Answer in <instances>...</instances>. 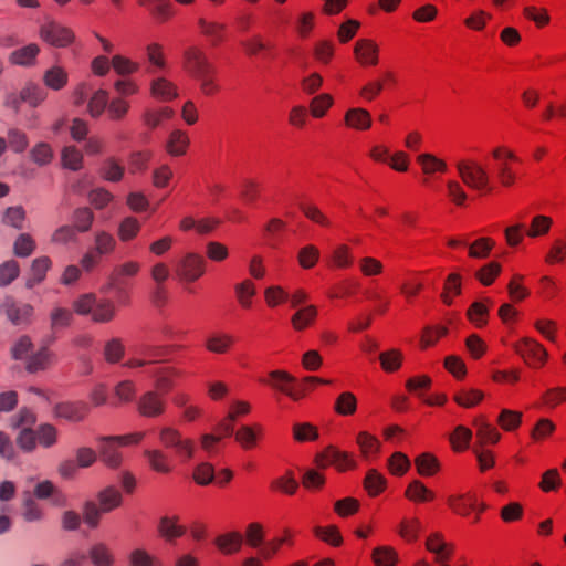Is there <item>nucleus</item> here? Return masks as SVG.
Returning <instances> with one entry per match:
<instances>
[{
    "instance_id": "f257e3e1",
    "label": "nucleus",
    "mask_w": 566,
    "mask_h": 566,
    "mask_svg": "<svg viewBox=\"0 0 566 566\" xmlns=\"http://www.w3.org/2000/svg\"><path fill=\"white\" fill-rule=\"evenodd\" d=\"M73 313L88 316L94 323L105 324L115 318L116 306L109 298H99L95 293H83L72 302V311L60 306L52 308L50 313L52 327L69 326L73 321Z\"/></svg>"
},
{
    "instance_id": "f03ea898",
    "label": "nucleus",
    "mask_w": 566,
    "mask_h": 566,
    "mask_svg": "<svg viewBox=\"0 0 566 566\" xmlns=\"http://www.w3.org/2000/svg\"><path fill=\"white\" fill-rule=\"evenodd\" d=\"M36 415L29 409H21L11 418L10 427L17 431V447L25 453H31L38 447L50 449L59 442V429L51 423H41L35 429Z\"/></svg>"
},
{
    "instance_id": "7ed1b4c3",
    "label": "nucleus",
    "mask_w": 566,
    "mask_h": 566,
    "mask_svg": "<svg viewBox=\"0 0 566 566\" xmlns=\"http://www.w3.org/2000/svg\"><path fill=\"white\" fill-rule=\"evenodd\" d=\"M145 437V431L101 437L97 440L98 455L107 468L118 469L124 463V455L120 448L138 446Z\"/></svg>"
},
{
    "instance_id": "20e7f679",
    "label": "nucleus",
    "mask_w": 566,
    "mask_h": 566,
    "mask_svg": "<svg viewBox=\"0 0 566 566\" xmlns=\"http://www.w3.org/2000/svg\"><path fill=\"white\" fill-rule=\"evenodd\" d=\"M74 106L80 107L86 103V112L92 118H99L107 108L109 93L105 88L92 90L91 83H77L70 95Z\"/></svg>"
},
{
    "instance_id": "39448f33",
    "label": "nucleus",
    "mask_w": 566,
    "mask_h": 566,
    "mask_svg": "<svg viewBox=\"0 0 566 566\" xmlns=\"http://www.w3.org/2000/svg\"><path fill=\"white\" fill-rule=\"evenodd\" d=\"M455 170L462 184L468 188L478 191L480 195H488L492 191L491 176L488 168L473 158H463L455 163Z\"/></svg>"
},
{
    "instance_id": "423d86ee",
    "label": "nucleus",
    "mask_w": 566,
    "mask_h": 566,
    "mask_svg": "<svg viewBox=\"0 0 566 566\" xmlns=\"http://www.w3.org/2000/svg\"><path fill=\"white\" fill-rule=\"evenodd\" d=\"M158 441L163 448L172 450L181 460H190L196 453V444L191 438L171 424H165L158 428Z\"/></svg>"
},
{
    "instance_id": "0eeeda50",
    "label": "nucleus",
    "mask_w": 566,
    "mask_h": 566,
    "mask_svg": "<svg viewBox=\"0 0 566 566\" xmlns=\"http://www.w3.org/2000/svg\"><path fill=\"white\" fill-rule=\"evenodd\" d=\"M512 348L531 368H542L548 360L547 349L534 337L523 336L512 345Z\"/></svg>"
},
{
    "instance_id": "6e6552de",
    "label": "nucleus",
    "mask_w": 566,
    "mask_h": 566,
    "mask_svg": "<svg viewBox=\"0 0 566 566\" xmlns=\"http://www.w3.org/2000/svg\"><path fill=\"white\" fill-rule=\"evenodd\" d=\"M39 38L48 45L57 49L69 48L76 41L74 30L55 20H49L41 24Z\"/></svg>"
},
{
    "instance_id": "1a4fd4ad",
    "label": "nucleus",
    "mask_w": 566,
    "mask_h": 566,
    "mask_svg": "<svg viewBox=\"0 0 566 566\" xmlns=\"http://www.w3.org/2000/svg\"><path fill=\"white\" fill-rule=\"evenodd\" d=\"M261 381L285 395L293 401H300L307 395L306 389L298 386L295 377L285 370H271L268 375V379Z\"/></svg>"
},
{
    "instance_id": "9d476101",
    "label": "nucleus",
    "mask_w": 566,
    "mask_h": 566,
    "mask_svg": "<svg viewBox=\"0 0 566 566\" xmlns=\"http://www.w3.org/2000/svg\"><path fill=\"white\" fill-rule=\"evenodd\" d=\"M315 464L319 470L334 467L337 471L344 472L357 467L355 455L347 451H342L333 446L327 447L315 457Z\"/></svg>"
},
{
    "instance_id": "9b49d317",
    "label": "nucleus",
    "mask_w": 566,
    "mask_h": 566,
    "mask_svg": "<svg viewBox=\"0 0 566 566\" xmlns=\"http://www.w3.org/2000/svg\"><path fill=\"white\" fill-rule=\"evenodd\" d=\"M491 156L496 163V176L500 184L504 187L512 186L516 180V174L511 164L518 160L515 153L507 146L499 145L492 149Z\"/></svg>"
},
{
    "instance_id": "f8f14e48",
    "label": "nucleus",
    "mask_w": 566,
    "mask_h": 566,
    "mask_svg": "<svg viewBox=\"0 0 566 566\" xmlns=\"http://www.w3.org/2000/svg\"><path fill=\"white\" fill-rule=\"evenodd\" d=\"M353 56L361 67H376L380 62V45L371 38H360L354 43Z\"/></svg>"
},
{
    "instance_id": "ddd939ff",
    "label": "nucleus",
    "mask_w": 566,
    "mask_h": 566,
    "mask_svg": "<svg viewBox=\"0 0 566 566\" xmlns=\"http://www.w3.org/2000/svg\"><path fill=\"white\" fill-rule=\"evenodd\" d=\"M46 99L45 91L36 83H27L18 94H10L6 97V105L18 109L21 103L31 107L40 106Z\"/></svg>"
},
{
    "instance_id": "4468645a",
    "label": "nucleus",
    "mask_w": 566,
    "mask_h": 566,
    "mask_svg": "<svg viewBox=\"0 0 566 566\" xmlns=\"http://www.w3.org/2000/svg\"><path fill=\"white\" fill-rule=\"evenodd\" d=\"M149 95L159 102H171L180 96L179 86L166 75H155L149 81Z\"/></svg>"
},
{
    "instance_id": "2eb2a0df",
    "label": "nucleus",
    "mask_w": 566,
    "mask_h": 566,
    "mask_svg": "<svg viewBox=\"0 0 566 566\" xmlns=\"http://www.w3.org/2000/svg\"><path fill=\"white\" fill-rule=\"evenodd\" d=\"M182 65L185 71L193 78L205 75V73L213 69L206 53L197 46H190L185 50Z\"/></svg>"
},
{
    "instance_id": "dca6fc26",
    "label": "nucleus",
    "mask_w": 566,
    "mask_h": 566,
    "mask_svg": "<svg viewBox=\"0 0 566 566\" xmlns=\"http://www.w3.org/2000/svg\"><path fill=\"white\" fill-rule=\"evenodd\" d=\"M166 401L159 391L148 390L137 401V410L143 417L156 418L165 413Z\"/></svg>"
},
{
    "instance_id": "f3484780",
    "label": "nucleus",
    "mask_w": 566,
    "mask_h": 566,
    "mask_svg": "<svg viewBox=\"0 0 566 566\" xmlns=\"http://www.w3.org/2000/svg\"><path fill=\"white\" fill-rule=\"evenodd\" d=\"M416 163L418 164L422 176L426 178L442 176L449 171V164L447 160L433 153H419L416 156Z\"/></svg>"
},
{
    "instance_id": "a211bd4d",
    "label": "nucleus",
    "mask_w": 566,
    "mask_h": 566,
    "mask_svg": "<svg viewBox=\"0 0 566 566\" xmlns=\"http://www.w3.org/2000/svg\"><path fill=\"white\" fill-rule=\"evenodd\" d=\"M90 413V406L85 401H65L57 403L53 409L55 418L70 422L83 421Z\"/></svg>"
},
{
    "instance_id": "6ab92c4d",
    "label": "nucleus",
    "mask_w": 566,
    "mask_h": 566,
    "mask_svg": "<svg viewBox=\"0 0 566 566\" xmlns=\"http://www.w3.org/2000/svg\"><path fill=\"white\" fill-rule=\"evenodd\" d=\"M3 312L13 325H29L34 315V307L27 303H17L7 298L2 305Z\"/></svg>"
},
{
    "instance_id": "aec40b11",
    "label": "nucleus",
    "mask_w": 566,
    "mask_h": 566,
    "mask_svg": "<svg viewBox=\"0 0 566 566\" xmlns=\"http://www.w3.org/2000/svg\"><path fill=\"white\" fill-rule=\"evenodd\" d=\"M56 360V355L50 346L42 345L28 357L24 367L29 373L35 374L51 368Z\"/></svg>"
},
{
    "instance_id": "412c9836",
    "label": "nucleus",
    "mask_w": 566,
    "mask_h": 566,
    "mask_svg": "<svg viewBox=\"0 0 566 566\" xmlns=\"http://www.w3.org/2000/svg\"><path fill=\"white\" fill-rule=\"evenodd\" d=\"M475 428L476 443L480 447L488 444L494 446L502 439L500 430L493 426L484 416H478L473 419Z\"/></svg>"
},
{
    "instance_id": "4be33fe9",
    "label": "nucleus",
    "mask_w": 566,
    "mask_h": 566,
    "mask_svg": "<svg viewBox=\"0 0 566 566\" xmlns=\"http://www.w3.org/2000/svg\"><path fill=\"white\" fill-rule=\"evenodd\" d=\"M264 436V427L261 423L242 424L234 432V439L243 450L255 449Z\"/></svg>"
},
{
    "instance_id": "5701e85b",
    "label": "nucleus",
    "mask_w": 566,
    "mask_h": 566,
    "mask_svg": "<svg viewBox=\"0 0 566 566\" xmlns=\"http://www.w3.org/2000/svg\"><path fill=\"white\" fill-rule=\"evenodd\" d=\"M344 125L348 129L366 132L371 128L373 117L366 108L350 107L344 114Z\"/></svg>"
},
{
    "instance_id": "b1692460",
    "label": "nucleus",
    "mask_w": 566,
    "mask_h": 566,
    "mask_svg": "<svg viewBox=\"0 0 566 566\" xmlns=\"http://www.w3.org/2000/svg\"><path fill=\"white\" fill-rule=\"evenodd\" d=\"M424 545L427 551L436 556L438 563L447 562L453 553L452 544L448 543L440 532L430 533L426 538Z\"/></svg>"
},
{
    "instance_id": "393cba45",
    "label": "nucleus",
    "mask_w": 566,
    "mask_h": 566,
    "mask_svg": "<svg viewBox=\"0 0 566 566\" xmlns=\"http://www.w3.org/2000/svg\"><path fill=\"white\" fill-rule=\"evenodd\" d=\"M144 51L151 73L164 72L168 69L169 63L164 44L151 41L145 45Z\"/></svg>"
},
{
    "instance_id": "a878e982",
    "label": "nucleus",
    "mask_w": 566,
    "mask_h": 566,
    "mask_svg": "<svg viewBox=\"0 0 566 566\" xmlns=\"http://www.w3.org/2000/svg\"><path fill=\"white\" fill-rule=\"evenodd\" d=\"M157 531L160 537L171 542L186 534V526L180 523L178 515L167 514L160 517Z\"/></svg>"
},
{
    "instance_id": "bb28decb",
    "label": "nucleus",
    "mask_w": 566,
    "mask_h": 566,
    "mask_svg": "<svg viewBox=\"0 0 566 566\" xmlns=\"http://www.w3.org/2000/svg\"><path fill=\"white\" fill-rule=\"evenodd\" d=\"M136 395V382L132 379H123L113 387L109 403L115 407L125 406L135 401Z\"/></svg>"
},
{
    "instance_id": "cd10ccee",
    "label": "nucleus",
    "mask_w": 566,
    "mask_h": 566,
    "mask_svg": "<svg viewBox=\"0 0 566 566\" xmlns=\"http://www.w3.org/2000/svg\"><path fill=\"white\" fill-rule=\"evenodd\" d=\"M233 293L238 305L242 310H250L253 306V301L256 296L258 287L254 281L245 277L233 285Z\"/></svg>"
},
{
    "instance_id": "c85d7f7f",
    "label": "nucleus",
    "mask_w": 566,
    "mask_h": 566,
    "mask_svg": "<svg viewBox=\"0 0 566 566\" xmlns=\"http://www.w3.org/2000/svg\"><path fill=\"white\" fill-rule=\"evenodd\" d=\"M356 444L360 457L366 461L376 459L381 451L380 440L368 431H359L357 433Z\"/></svg>"
},
{
    "instance_id": "c756f323",
    "label": "nucleus",
    "mask_w": 566,
    "mask_h": 566,
    "mask_svg": "<svg viewBox=\"0 0 566 566\" xmlns=\"http://www.w3.org/2000/svg\"><path fill=\"white\" fill-rule=\"evenodd\" d=\"M52 268V260L46 255H41L35 258L30 265L28 276L25 280V286L28 289H33L34 286L41 284L45 277L46 273Z\"/></svg>"
},
{
    "instance_id": "7c9ffc66",
    "label": "nucleus",
    "mask_w": 566,
    "mask_h": 566,
    "mask_svg": "<svg viewBox=\"0 0 566 566\" xmlns=\"http://www.w3.org/2000/svg\"><path fill=\"white\" fill-rule=\"evenodd\" d=\"M403 495L408 501L416 504L429 503L436 499L434 491L419 479H413L407 484Z\"/></svg>"
},
{
    "instance_id": "2f4dec72",
    "label": "nucleus",
    "mask_w": 566,
    "mask_h": 566,
    "mask_svg": "<svg viewBox=\"0 0 566 566\" xmlns=\"http://www.w3.org/2000/svg\"><path fill=\"white\" fill-rule=\"evenodd\" d=\"M294 543V533L291 528H283L279 535L264 543L260 551L264 559L273 558L283 546H292Z\"/></svg>"
},
{
    "instance_id": "473e14b6",
    "label": "nucleus",
    "mask_w": 566,
    "mask_h": 566,
    "mask_svg": "<svg viewBox=\"0 0 566 566\" xmlns=\"http://www.w3.org/2000/svg\"><path fill=\"white\" fill-rule=\"evenodd\" d=\"M190 146V138L186 130L176 128L170 132L165 144V149L172 157L185 156Z\"/></svg>"
},
{
    "instance_id": "72a5a7b5",
    "label": "nucleus",
    "mask_w": 566,
    "mask_h": 566,
    "mask_svg": "<svg viewBox=\"0 0 566 566\" xmlns=\"http://www.w3.org/2000/svg\"><path fill=\"white\" fill-rule=\"evenodd\" d=\"M143 455L147 460L150 470L154 472L159 474H169L172 472V462L165 451L160 449H146Z\"/></svg>"
},
{
    "instance_id": "f704fd0d",
    "label": "nucleus",
    "mask_w": 566,
    "mask_h": 566,
    "mask_svg": "<svg viewBox=\"0 0 566 566\" xmlns=\"http://www.w3.org/2000/svg\"><path fill=\"white\" fill-rule=\"evenodd\" d=\"M70 75L67 70L60 65L54 64L46 69L43 73V84L52 91H61L69 84Z\"/></svg>"
},
{
    "instance_id": "c9c22d12",
    "label": "nucleus",
    "mask_w": 566,
    "mask_h": 566,
    "mask_svg": "<svg viewBox=\"0 0 566 566\" xmlns=\"http://www.w3.org/2000/svg\"><path fill=\"white\" fill-rule=\"evenodd\" d=\"M449 509L459 516L468 517L475 505V494L472 492L451 494L447 497Z\"/></svg>"
},
{
    "instance_id": "e433bc0d",
    "label": "nucleus",
    "mask_w": 566,
    "mask_h": 566,
    "mask_svg": "<svg viewBox=\"0 0 566 566\" xmlns=\"http://www.w3.org/2000/svg\"><path fill=\"white\" fill-rule=\"evenodd\" d=\"M181 274L188 282H195L205 274V260L196 253H188L181 261Z\"/></svg>"
},
{
    "instance_id": "4c0bfd02",
    "label": "nucleus",
    "mask_w": 566,
    "mask_h": 566,
    "mask_svg": "<svg viewBox=\"0 0 566 566\" xmlns=\"http://www.w3.org/2000/svg\"><path fill=\"white\" fill-rule=\"evenodd\" d=\"M96 500V504L104 513H109L120 507L123 504V495L120 491L114 485H108L102 489L97 493Z\"/></svg>"
},
{
    "instance_id": "58836bf2",
    "label": "nucleus",
    "mask_w": 566,
    "mask_h": 566,
    "mask_svg": "<svg viewBox=\"0 0 566 566\" xmlns=\"http://www.w3.org/2000/svg\"><path fill=\"white\" fill-rule=\"evenodd\" d=\"M491 305L492 301L489 298L472 303L467 311L468 321L476 328L484 327L489 322Z\"/></svg>"
},
{
    "instance_id": "ea45409f",
    "label": "nucleus",
    "mask_w": 566,
    "mask_h": 566,
    "mask_svg": "<svg viewBox=\"0 0 566 566\" xmlns=\"http://www.w3.org/2000/svg\"><path fill=\"white\" fill-rule=\"evenodd\" d=\"M421 531L422 523L417 516L403 517L397 526L399 537L408 544L417 542Z\"/></svg>"
},
{
    "instance_id": "a19ab883",
    "label": "nucleus",
    "mask_w": 566,
    "mask_h": 566,
    "mask_svg": "<svg viewBox=\"0 0 566 566\" xmlns=\"http://www.w3.org/2000/svg\"><path fill=\"white\" fill-rule=\"evenodd\" d=\"M234 337L228 333L216 332L210 334L205 343L206 349L212 354L223 355L230 352Z\"/></svg>"
},
{
    "instance_id": "79ce46f5",
    "label": "nucleus",
    "mask_w": 566,
    "mask_h": 566,
    "mask_svg": "<svg viewBox=\"0 0 566 566\" xmlns=\"http://www.w3.org/2000/svg\"><path fill=\"white\" fill-rule=\"evenodd\" d=\"M142 64L133 57L116 53L113 55V71L119 77H130L140 71Z\"/></svg>"
},
{
    "instance_id": "37998d69",
    "label": "nucleus",
    "mask_w": 566,
    "mask_h": 566,
    "mask_svg": "<svg viewBox=\"0 0 566 566\" xmlns=\"http://www.w3.org/2000/svg\"><path fill=\"white\" fill-rule=\"evenodd\" d=\"M142 231V222L134 216L124 217L117 226V238L127 243L135 240Z\"/></svg>"
},
{
    "instance_id": "c03bdc74",
    "label": "nucleus",
    "mask_w": 566,
    "mask_h": 566,
    "mask_svg": "<svg viewBox=\"0 0 566 566\" xmlns=\"http://www.w3.org/2000/svg\"><path fill=\"white\" fill-rule=\"evenodd\" d=\"M496 423L504 432H515L523 423V412L514 409L503 408L496 418Z\"/></svg>"
},
{
    "instance_id": "a18cd8bd",
    "label": "nucleus",
    "mask_w": 566,
    "mask_h": 566,
    "mask_svg": "<svg viewBox=\"0 0 566 566\" xmlns=\"http://www.w3.org/2000/svg\"><path fill=\"white\" fill-rule=\"evenodd\" d=\"M335 101L332 94L321 93L313 96L308 103V112L315 119L325 117L334 106Z\"/></svg>"
},
{
    "instance_id": "49530a36",
    "label": "nucleus",
    "mask_w": 566,
    "mask_h": 566,
    "mask_svg": "<svg viewBox=\"0 0 566 566\" xmlns=\"http://www.w3.org/2000/svg\"><path fill=\"white\" fill-rule=\"evenodd\" d=\"M39 53L40 46L36 43H29L11 52L9 61L15 65L30 66L35 63Z\"/></svg>"
},
{
    "instance_id": "de8ad7c7",
    "label": "nucleus",
    "mask_w": 566,
    "mask_h": 566,
    "mask_svg": "<svg viewBox=\"0 0 566 566\" xmlns=\"http://www.w3.org/2000/svg\"><path fill=\"white\" fill-rule=\"evenodd\" d=\"M243 543V537L239 532H229L216 537L214 544L224 555L238 553Z\"/></svg>"
},
{
    "instance_id": "09e8293b",
    "label": "nucleus",
    "mask_w": 566,
    "mask_h": 566,
    "mask_svg": "<svg viewBox=\"0 0 566 566\" xmlns=\"http://www.w3.org/2000/svg\"><path fill=\"white\" fill-rule=\"evenodd\" d=\"M87 558L93 566H114L115 556L112 549L105 543H95L88 549Z\"/></svg>"
},
{
    "instance_id": "8fccbe9b",
    "label": "nucleus",
    "mask_w": 566,
    "mask_h": 566,
    "mask_svg": "<svg viewBox=\"0 0 566 566\" xmlns=\"http://www.w3.org/2000/svg\"><path fill=\"white\" fill-rule=\"evenodd\" d=\"M151 375L155 378V388L159 392L166 394L174 387L175 378L179 373L174 367H157Z\"/></svg>"
},
{
    "instance_id": "3c124183",
    "label": "nucleus",
    "mask_w": 566,
    "mask_h": 566,
    "mask_svg": "<svg viewBox=\"0 0 566 566\" xmlns=\"http://www.w3.org/2000/svg\"><path fill=\"white\" fill-rule=\"evenodd\" d=\"M523 17L533 22L537 29L546 28L551 21V14L547 8L535 4H526L522 10Z\"/></svg>"
},
{
    "instance_id": "603ef678",
    "label": "nucleus",
    "mask_w": 566,
    "mask_h": 566,
    "mask_svg": "<svg viewBox=\"0 0 566 566\" xmlns=\"http://www.w3.org/2000/svg\"><path fill=\"white\" fill-rule=\"evenodd\" d=\"M485 394L478 388H462L453 395L455 403L462 408H474L484 399Z\"/></svg>"
},
{
    "instance_id": "864d4df0",
    "label": "nucleus",
    "mask_w": 566,
    "mask_h": 566,
    "mask_svg": "<svg viewBox=\"0 0 566 566\" xmlns=\"http://www.w3.org/2000/svg\"><path fill=\"white\" fill-rule=\"evenodd\" d=\"M316 317L317 307L315 305H306L293 314L291 324L295 331H304L315 322Z\"/></svg>"
},
{
    "instance_id": "5fc2aeb1",
    "label": "nucleus",
    "mask_w": 566,
    "mask_h": 566,
    "mask_svg": "<svg viewBox=\"0 0 566 566\" xmlns=\"http://www.w3.org/2000/svg\"><path fill=\"white\" fill-rule=\"evenodd\" d=\"M415 465L419 475L430 478L440 471V462L432 453H421L415 459Z\"/></svg>"
},
{
    "instance_id": "6e6d98bb",
    "label": "nucleus",
    "mask_w": 566,
    "mask_h": 566,
    "mask_svg": "<svg viewBox=\"0 0 566 566\" xmlns=\"http://www.w3.org/2000/svg\"><path fill=\"white\" fill-rule=\"evenodd\" d=\"M317 14L312 10L302 11L295 20L294 29L301 39H307L316 25Z\"/></svg>"
},
{
    "instance_id": "4d7b16f0",
    "label": "nucleus",
    "mask_w": 566,
    "mask_h": 566,
    "mask_svg": "<svg viewBox=\"0 0 566 566\" xmlns=\"http://www.w3.org/2000/svg\"><path fill=\"white\" fill-rule=\"evenodd\" d=\"M358 400L352 391L340 392L334 402V411L343 417L353 416L357 411Z\"/></svg>"
},
{
    "instance_id": "13d9d810",
    "label": "nucleus",
    "mask_w": 566,
    "mask_h": 566,
    "mask_svg": "<svg viewBox=\"0 0 566 566\" xmlns=\"http://www.w3.org/2000/svg\"><path fill=\"white\" fill-rule=\"evenodd\" d=\"M170 270L164 262L155 263L150 269V277L156 283L155 301L159 302L165 298L163 284L169 279Z\"/></svg>"
},
{
    "instance_id": "bf43d9fd",
    "label": "nucleus",
    "mask_w": 566,
    "mask_h": 566,
    "mask_svg": "<svg viewBox=\"0 0 566 566\" xmlns=\"http://www.w3.org/2000/svg\"><path fill=\"white\" fill-rule=\"evenodd\" d=\"M472 430L463 424H459L449 436V442L453 451L462 452L470 446Z\"/></svg>"
},
{
    "instance_id": "052dcab7",
    "label": "nucleus",
    "mask_w": 566,
    "mask_h": 566,
    "mask_svg": "<svg viewBox=\"0 0 566 566\" xmlns=\"http://www.w3.org/2000/svg\"><path fill=\"white\" fill-rule=\"evenodd\" d=\"M99 175L106 181L119 182L124 178L125 167L116 158L111 157L103 163Z\"/></svg>"
},
{
    "instance_id": "680f3d73",
    "label": "nucleus",
    "mask_w": 566,
    "mask_h": 566,
    "mask_svg": "<svg viewBox=\"0 0 566 566\" xmlns=\"http://www.w3.org/2000/svg\"><path fill=\"white\" fill-rule=\"evenodd\" d=\"M61 161L64 168L80 170L83 168V151L74 145L65 146L61 151Z\"/></svg>"
},
{
    "instance_id": "e2e57ef3",
    "label": "nucleus",
    "mask_w": 566,
    "mask_h": 566,
    "mask_svg": "<svg viewBox=\"0 0 566 566\" xmlns=\"http://www.w3.org/2000/svg\"><path fill=\"white\" fill-rule=\"evenodd\" d=\"M387 486L386 478L376 469H370L364 479V488L369 496H377L385 491Z\"/></svg>"
},
{
    "instance_id": "0e129e2a",
    "label": "nucleus",
    "mask_w": 566,
    "mask_h": 566,
    "mask_svg": "<svg viewBox=\"0 0 566 566\" xmlns=\"http://www.w3.org/2000/svg\"><path fill=\"white\" fill-rule=\"evenodd\" d=\"M331 264L337 269H348L354 263L353 252L347 244H337L331 252Z\"/></svg>"
},
{
    "instance_id": "69168bd1",
    "label": "nucleus",
    "mask_w": 566,
    "mask_h": 566,
    "mask_svg": "<svg viewBox=\"0 0 566 566\" xmlns=\"http://www.w3.org/2000/svg\"><path fill=\"white\" fill-rule=\"evenodd\" d=\"M271 489L286 495H293L298 489V482L293 471L287 470L271 482Z\"/></svg>"
},
{
    "instance_id": "338daca9",
    "label": "nucleus",
    "mask_w": 566,
    "mask_h": 566,
    "mask_svg": "<svg viewBox=\"0 0 566 566\" xmlns=\"http://www.w3.org/2000/svg\"><path fill=\"white\" fill-rule=\"evenodd\" d=\"M398 558V552L389 545L378 546L371 553V559L376 566H395Z\"/></svg>"
},
{
    "instance_id": "774afa93",
    "label": "nucleus",
    "mask_w": 566,
    "mask_h": 566,
    "mask_svg": "<svg viewBox=\"0 0 566 566\" xmlns=\"http://www.w3.org/2000/svg\"><path fill=\"white\" fill-rule=\"evenodd\" d=\"M129 566H161V560L145 548H135L128 555Z\"/></svg>"
}]
</instances>
